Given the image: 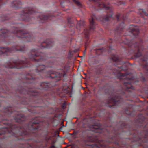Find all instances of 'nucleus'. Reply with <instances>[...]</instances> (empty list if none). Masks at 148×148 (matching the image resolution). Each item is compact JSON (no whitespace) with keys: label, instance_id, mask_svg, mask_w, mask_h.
Returning a JSON list of instances; mask_svg holds the SVG:
<instances>
[{"label":"nucleus","instance_id":"1","mask_svg":"<svg viewBox=\"0 0 148 148\" xmlns=\"http://www.w3.org/2000/svg\"><path fill=\"white\" fill-rule=\"evenodd\" d=\"M29 58L25 59V61H14L13 63L8 62L3 67L4 69L10 68L20 69L23 68L29 67L30 72L23 78L21 86H19L15 91L16 93H19L21 95V103L26 105L29 102H33L34 103H45V101H48L50 99V95L44 91L50 88L49 84L42 82L40 85V88L35 89L31 88V84H35L36 82V78H39L45 76V74L47 73L50 74V77L53 79L56 82L61 80V77L66 76L67 70L66 66L62 67L60 70L57 72L54 71H47L46 67L44 65H41L38 63L36 66L30 64L31 63L44 62L47 60L46 55L42 53H39L37 49H32L29 54Z\"/></svg>","mask_w":148,"mask_h":148},{"label":"nucleus","instance_id":"2","mask_svg":"<svg viewBox=\"0 0 148 148\" xmlns=\"http://www.w3.org/2000/svg\"><path fill=\"white\" fill-rule=\"evenodd\" d=\"M111 59L114 62L118 64H120L122 65L120 66H116L112 68L109 72L111 75H116L118 79L120 80L122 84V86L121 87V90L117 91L116 93L111 94L110 97L108 98V107L110 108H114V107L119 106V104L123 102L122 96H126V92H131L130 89L133 90L134 88L132 85L134 84V77L131 74H124L120 71H125L127 69L125 62H122L118 56L113 55L111 58Z\"/></svg>","mask_w":148,"mask_h":148},{"label":"nucleus","instance_id":"3","mask_svg":"<svg viewBox=\"0 0 148 148\" xmlns=\"http://www.w3.org/2000/svg\"><path fill=\"white\" fill-rule=\"evenodd\" d=\"M23 26L22 24H18L12 26L11 30L10 31L4 29L0 30V44L2 41L9 44L8 41L14 38L13 36L23 38V40L27 42H32L34 39L32 34L27 31L22 30L20 28ZM25 50V46L22 45L21 43H18L11 48L0 47V55L4 54L8 56L14 52H24Z\"/></svg>","mask_w":148,"mask_h":148},{"label":"nucleus","instance_id":"4","mask_svg":"<svg viewBox=\"0 0 148 148\" xmlns=\"http://www.w3.org/2000/svg\"><path fill=\"white\" fill-rule=\"evenodd\" d=\"M118 22L119 23L118 26L115 29L114 31L115 34L120 36V38L117 39H115L113 40L110 39L108 42L111 44L115 42L117 44L118 42L122 43L129 46L130 53H134V56L136 57H139L141 56V51L143 49V40L139 39L138 41L134 43H132V40L128 39V37H123L121 38L120 37L123 36H126L127 35L123 34L124 30V23L127 19V17H116Z\"/></svg>","mask_w":148,"mask_h":148},{"label":"nucleus","instance_id":"5","mask_svg":"<svg viewBox=\"0 0 148 148\" xmlns=\"http://www.w3.org/2000/svg\"><path fill=\"white\" fill-rule=\"evenodd\" d=\"M96 20H98L96 16L94 14H92L91 15V18L90 19V28L89 29L84 27L85 23L84 21H78L77 24V29L78 30L81 31L82 30V32L84 33L85 36L86 46H88L89 42V36L90 33L91 32H94L96 26V23L95 21Z\"/></svg>","mask_w":148,"mask_h":148},{"label":"nucleus","instance_id":"6","mask_svg":"<svg viewBox=\"0 0 148 148\" xmlns=\"http://www.w3.org/2000/svg\"><path fill=\"white\" fill-rule=\"evenodd\" d=\"M90 0L97 4V6L98 8H95V10H97L98 9H105L108 11L107 12H109L110 13V14H108L107 15L103 16L102 17L103 21H108L110 20V19L112 18V10L110 4L107 5L102 2L101 0Z\"/></svg>","mask_w":148,"mask_h":148},{"label":"nucleus","instance_id":"7","mask_svg":"<svg viewBox=\"0 0 148 148\" xmlns=\"http://www.w3.org/2000/svg\"><path fill=\"white\" fill-rule=\"evenodd\" d=\"M34 13V10L32 8H24L23 11L19 14L20 19L24 21L30 22L34 19L33 17L30 16L31 14Z\"/></svg>","mask_w":148,"mask_h":148},{"label":"nucleus","instance_id":"8","mask_svg":"<svg viewBox=\"0 0 148 148\" xmlns=\"http://www.w3.org/2000/svg\"><path fill=\"white\" fill-rule=\"evenodd\" d=\"M148 60V53H147L143 56V58H142L143 64H141L144 70L145 76L147 78H148V64L147 62Z\"/></svg>","mask_w":148,"mask_h":148},{"label":"nucleus","instance_id":"9","mask_svg":"<svg viewBox=\"0 0 148 148\" xmlns=\"http://www.w3.org/2000/svg\"><path fill=\"white\" fill-rule=\"evenodd\" d=\"M129 32L133 38H137L138 36L139 28L137 26L134 25H131L130 27Z\"/></svg>","mask_w":148,"mask_h":148},{"label":"nucleus","instance_id":"10","mask_svg":"<svg viewBox=\"0 0 148 148\" xmlns=\"http://www.w3.org/2000/svg\"><path fill=\"white\" fill-rule=\"evenodd\" d=\"M61 5L64 7L66 5V3H70L71 1H73L79 8L82 7V4L80 3L78 0H60Z\"/></svg>","mask_w":148,"mask_h":148},{"label":"nucleus","instance_id":"11","mask_svg":"<svg viewBox=\"0 0 148 148\" xmlns=\"http://www.w3.org/2000/svg\"><path fill=\"white\" fill-rule=\"evenodd\" d=\"M53 45V42L51 39H47L41 45V48H49Z\"/></svg>","mask_w":148,"mask_h":148},{"label":"nucleus","instance_id":"12","mask_svg":"<svg viewBox=\"0 0 148 148\" xmlns=\"http://www.w3.org/2000/svg\"><path fill=\"white\" fill-rule=\"evenodd\" d=\"M53 17V16L49 15L48 16H45L42 14L40 15L39 17H38V19L39 20L40 22L41 23H44L48 20H52V18Z\"/></svg>","mask_w":148,"mask_h":148},{"label":"nucleus","instance_id":"13","mask_svg":"<svg viewBox=\"0 0 148 148\" xmlns=\"http://www.w3.org/2000/svg\"><path fill=\"white\" fill-rule=\"evenodd\" d=\"M112 47L110 46L109 47V49H107V48H100L99 49H95V51H96V54L97 55H101L102 54L103 52L106 51L108 50V52H110V51L111 50Z\"/></svg>","mask_w":148,"mask_h":148},{"label":"nucleus","instance_id":"14","mask_svg":"<svg viewBox=\"0 0 148 148\" xmlns=\"http://www.w3.org/2000/svg\"><path fill=\"white\" fill-rule=\"evenodd\" d=\"M21 5V2L19 0H15L11 3V6L13 8H18Z\"/></svg>","mask_w":148,"mask_h":148},{"label":"nucleus","instance_id":"15","mask_svg":"<svg viewBox=\"0 0 148 148\" xmlns=\"http://www.w3.org/2000/svg\"><path fill=\"white\" fill-rule=\"evenodd\" d=\"M68 21V26H69L70 28H72L73 29L75 28V23L73 21V19L71 18H69L67 19Z\"/></svg>","mask_w":148,"mask_h":148},{"label":"nucleus","instance_id":"16","mask_svg":"<svg viewBox=\"0 0 148 148\" xmlns=\"http://www.w3.org/2000/svg\"><path fill=\"white\" fill-rule=\"evenodd\" d=\"M8 15H3L0 16V21H3L5 20L9 19Z\"/></svg>","mask_w":148,"mask_h":148},{"label":"nucleus","instance_id":"17","mask_svg":"<svg viewBox=\"0 0 148 148\" xmlns=\"http://www.w3.org/2000/svg\"><path fill=\"white\" fill-rule=\"evenodd\" d=\"M139 12L141 15H145V16L148 17V14L145 12L144 10L140 9L139 10ZM147 12H148V11Z\"/></svg>","mask_w":148,"mask_h":148},{"label":"nucleus","instance_id":"18","mask_svg":"<svg viewBox=\"0 0 148 148\" xmlns=\"http://www.w3.org/2000/svg\"><path fill=\"white\" fill-rule=\"evenodd\" d=\"M1 88H2L3 90H4V91H7L9 90L8 88L5 85H2L1 86Z\"/></svg>","mask_w":148,"mask_h":148},{"label":"nucleus","instance_id":"19","mask_svg":"<svg viewBox=\"0 0 148 148\" xmlns=\"http://www.w3.org/2000/svg\"><path fill=\"white\" fill-rule=\"evenodd\" d=\"M125 113L128 115H131L132 112L130 111V108H127L125 110Z\"/></svg>","mask_w":148,"mask_h":148},{"label":"nucleus","instance_id":"20","mask_svg":"<svg viewBox=\"0 0 148 148\" xmlns=\"http://www.w3.org/2000/svg\"><path fill=\"white\" fill-rule=\"evenodd\" d=\"M0 72H3V73L2 74V75H5L7 73V71H4L3 69H1V71H0Z\"/></svg>","mask_w":148,"mask_h":148},{"label":"nucleus","instance_id":"21","mask_svg":"<svg viewBox=\"0 0 148 148\" xmlns=\"http://www.w3.org/2000/svg\"><path fill=\"white\" fill-rule=\"evenodd\" d=\"M66 105V104L65 103H63L62 105V107L63 108H65Z\"/></svg>","mask_w":148,"mask_h":148},{"label":"nucleus","instance_id":"22","mask_svg":"<svg viewBox=\"0 0 148 148\" xmlns=\"http://www.w3.org/2000/svg\"><path fill=\"white\" fill-rule=\"evenodd\" d=\"M142 81L143 82L145 81V79L144 77H142Z\"/></svg>","mask_w":148,"mask_h":148},{"label":"nucleus","instance_id":"23","mask_svg":"<svg viewBox=\"0 0 148 148\" xmlns=\"http://www.w3.org/2000/svg\"><path fill=\"white\" fill-rule=\"evenodd\" d=\"M2 0H0V8H1V1H2Z\"/></svg>","mask_w":148,"mask_h":148},{"label":"nucleus","instance_id":"24","mask_svg":"<svg viewBox=\"0 0 148 148\" xmlns=\"http://www.w3.org/2000/svg\"><path fill=\"white\" fill-rule=\"evenodd\" d=\"M147 94L148 95V91H147Z\"/></svg>","mask_w":148,"mask_h":148},{"label":"nucleus","instance_id":"25","mask_svg":"<svg viewBox=\"0 0 148 148\" xmlns=\"http://www.w3.org/2000/svg\"><path fill=\"white\" fill-rule=\"evenodd\" d=\"M142 17H143V19H144V17L143 16H142Z\"/></svg>","mask_w":148,"mask_h":148},{"label":"nucleus","instance_id":"26","mask_svg":"<svg viewBox=\"0 0 148 148\" xmlns=\"http://www.w3.org/2000/svg\"><path fill=\"white\" fill-rule=\"evenodd\" d=\"M147 111H148V107L147 108Z\"/></svg>","mask_w":148,"mask_h":148}]
</instances>
